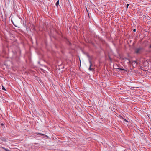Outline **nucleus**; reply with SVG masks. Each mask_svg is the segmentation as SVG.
Wrapping results in <instances>:
<instances>
[{
  "mask_svg": "<svg viewBox=\"0 0 151 151\" xmlns=\"http://www.w3.org/2000/svg\"><path fill=\"white\" fill-rule=\"evenodd\" d=\"M144 51V48L143 47L139 46L136 47L134 49V52L136 54H141Z\"/></svg>",
  "mask_w": 151,
  "mask_h": 151,
  "instance_id": "obj_1",
  "label": "nucleus"
},
{
  "mask_svg": "<svg viewBox=\"0 0 151 151\" xmlns=\"http://www.w3.org/2000/svg\"><path fill=\"white\" fill-rule=\"evenodd\" d=\"M128 60H129V63L131 64V65H132V66L133 68H135V67L133 66V63H134V64L135 65V66H136L138 64V62L137 61H130L129 60V59H128Z\"/></svg>",
  "mask_w": 151,
  "mask_h": 151,
  "instance_id": "obj_2",
  "label": "nucleus"
},
{
  "mask_svg": "<svg viewBox=\"0 0 151 151\" xmlns=\"http://www.w3.org/2000/svg\"><path fill=\"white\" fill-rule=\"evenodd\" d=\"M88 57L89 58V62L90 64V65L89 66V70L90 71H93V70H94V69L93 68H91V67L92 66V62L91 61V59L90 58V56H88Z\"/></svg>",
  "mask_w": 151,
  "mask_h": 151,
  "instance_id": "obj_3",
  "label": "nucleus"
},
{
  "mask_svg": "<svg viewBox=\"0 0 151 151\" xmlns=\"http://www.w3.org/2000/svg\"><path fill=\"white\" fill-rule=\"evenodd\" d=\"M66 43L69 46H71L72 45V43L70 42V41L67 39H66Z\"/></svg>",
  "mask_w": 151,
  "mask_h": 151,
  "instance_id": "obj_4",
  "label": "nucleus"
},
{
  "mask_svg": "<svg viewBox=\"0 0 151 151\" xmlns=\"http://www.w3.org/2000/svg\"><path fill=\"white\" fill-rule=\"evenodd\" d=\"M36 134L37 135H41L42 136H45V137H46L47 138H48V137L47 136V135H45L44 134L40 133L37 132L36 133Z\"/></svg>",
  "mask_w": 151,
  "mask_h": 151,
  "instance_id": "obj_5",
  "label": "nucleus"
},
{
  "mask_svg": "<svg viewBox=\"0 0 151 151\" xmlns=\"http://www.w3.org/2000/svg\"><path fill=\"white\" fill-rule=\"evenodd\" d=\"M99 41L103 43H104L105 42V40L102 38L99 37Z\"/></svg>",
  "mask_w": 151,
  "mask_h": 151,
  "instance_id": "obj_6",
  "label": "nucleus"
},
{
  "mask_svg": "<svg viewBox=\"0 0 151 151\" xmlns=\"http://www.w3.org/2000/svg\"><path fill=\"white\" fill-rule=\"evenodd\" d=\"M56 5L57 6H58V5H59V0H58L57 1V2L56 3Z\"/></svg>",
  "mask_w": 151,
  "mask_h": 151,
  "instance_id": "obj_7",
  "label": "nucleus"
},
{
  "mask_svg": "<svg viewBox=\"0 0 151 151\" xmlns=\"http://www.w3.org/2000/svg\"><path fill=\"white\" fill-rule=\"evenodd\" d=\"M122 119H123L124 120V121L125 122H127L128 123L129 122L127 120H126V119L122 117Z\"/></svg>",
  "mask_w": 151,
  "mask_h": 151,
  "instance_id": "obj_8",
  "label": "nucleus"
},
{
  "mask_svg": "<svg viewBox=\"0 0 151 151\" xmlns=\"http://www.w3.org/2000/svg\"><path fill=\"white\" fill-rule=\"evenodd\" d=\"M118 69H119V70H124V71H126L124 69H123V68H118Z\"/></svg>",
  "mask_w": 151,
  "mask_h": 151,
  "instance_id": "obj_9",
  "label": "nucleus"
},
{
  "mask_svg": "<svg viewBox=\"0 0 151 151\" xmlns=\"http://www.w3.org/2000/svg\"><path fill=\"white\" fill-rule=\"evenodd\" d=\"M89 43L93 45H94V43L92 42L91 41H89Z\"/></svg>",
  "mask_w": 151,
  "mask_h": 151,
  "instance_id": "obj_10",
  "label": "nucleus"
},
{
  "mask_svg": "<svg viewBox=\"0 0 151 151\" xmlns=\"http://www.w3.org/2000/svg\"><path fill=\"white\" fill-rule=\"evenodd\" d=\"M129 4H127V5H126V9H127V8H128V7L129 6Z\"/></svg>",
  "mask_w": 151,
  "mask_h": 151,
  "instance_id": "obj_11",
  "label": "nucleus"
},
{
  "mask_svg": "<svg viewBox=\"0 0 151 151\" xmlns=\"http://www.w3.org/2000/svg\"><path fill=\"white\" fill-rule=\"evenodd\" d=\"M2 89L4 90H6L5 88L3 86Z\"/></svg>",
  "mask_w": 151,
  "mask_h": 151,
  "instance_id": "obj_12",
  "label": "nucleus"
},
{
  "mask_svg": "<svg viewBox=\"0 0 151 151\" xmlns=\"http://www.w3.org/2000/svg\"><path fill=\"white\" fill-rule=\"evenodd\" d=\"M4 149L6 151H10V150H9L5 148Z\"/></svg>",
  "mask_w": 151,
  "mask_h": 151,
  "instance_id": "obj_13",
  "label": "nucleus"
},
{
  "mask_svg": "<svg viewBox=\"0 0 151 151\" xmlns=\"http://www.w3.org/2000/svg\"><path fill=\"white\" fill-rule=\"evenodd\" d=\"M133 31H134V32H136V29H133Z\"/></svg>",
  "mask_w": 151,
  "mask_h": 151,
  "instance_id": "obj_14",
  "label": "nucleus"
},
{
  "mask_svg": "<svg viewBox=\"0 0 151 151\" xmlns=\"http://www.w3.org/2000/svg\"><path fill=\"white\" fill-rule=\"evenodd\" d=\"M149 48H151V44L150 45V46H149Z\"/></svg>",
  "mask_w": 151,
  "mask_h": 151,
  "instance_id": "obj_15",
  "label": "nucleus"
},
{
  "mask_svg": "<svg viewBox=\"0 0 151 151\" xmlns=\"http://www.w3.org/2000/svg\"><path fill=\"white\" fill-rule=\"evenodd\" d=\"M109 59L111 60V58L110 57H109Z\"/></svg>",
  "mask_w": 151,
  "mask_h": 151,
  "instance_id": "obj_16",
  "label": "nucleus"
},
{
  "mask_svg": "<svg viewBox=\"0 0 151 151\" xmlns=\"http://www.w3.org/2000/svg\"><path fill=\"white\" fill-rule=\"evenodd\" d=\"M38 143H35L34 144L36 145V144H38Z\"/></svg>",
  "mask_w": 151,
  "mask_h": 151,
  "instance_id": "obj_17",
  "label": "nucleus"
},
{
  "mask_svg": "<svg viewBox=\"0 0 151 151\" xmlns=\"http://www.w3.org/2000/svg\"><path fill=\"white\" fill-rule=\"evenodd\" d=\"M133 66H134L135 67V66H135L134 64H133Z\"/></svg>",
  "mask_w": 151,
  "mask_h": 151,
  "instance_id": "obj_18",
  "label": "nucleus"
}]
</instances>
